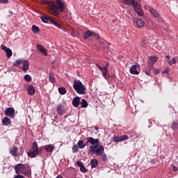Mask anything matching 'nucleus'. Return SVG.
Here are the masks:
<instances>
[{
	"instance_id": "nucleus-3",
	"label": "nucleus",
	"mask_w": 178,
	"mask_h": 178,
	"mask_svg": "<svg viewBox=\"0 0 178 178\" xmlns=\"http://www.w3.org/2000/svg\"><path fill=\"white\" fill-rule=\"evenodd\" d=\"M17 175H24L28 178H31V168L27 164L19 163L15 166Z\"/></svg>"
},
{
	"instance_id": "nucleus-18",
	"label": "nucleus",
	"mask_w": 178,
	"mask_h": 178,
	"mask_svg": "<svg viewBox=\"0 0 178 178\" xmlns=\"http://www.w3.org/2000/svg\"><path fill=\"white\" fill-rule=\"evenodd\" d=\"M27 92L29 95H34L35 94V88L33 85H29L27 88Z\"/></svg>"
},
{
	"instance_id": "nucleus-39",
	"label": "nucleus",
	"mask_w": 178,
	"mask_h": 178,
	"mask_svg": "<svg viewBox=\"0 0 178 178\" xmlns=\"http://www.w3.org/2000/svg\"><path fill=\"white\" fill-rule=\"evenodd\" d=\"M0 3H9V0H0Z\"/></svg>"
},
{
	"instance_id": "nucleus-33",
	"label": "nucleus",
	"mask_w": 178,
	"mask_h": 178,
	"mask_svg": "<svg viewBox=\"0 0 178 178\" xmlns=\"http://www.w3.org/2000/svg\"><path fill=\"white\" fill-rule=\"evenodd\" d=\"M49 79L50 80V82L54 84V83L56 82V79H55V77L51 74H49Z\"/></svg>"
},
{
	"instance_id": "nucleus-44",
	"label": "nucleus",
	"mask_w": 178,
	"mask_h": 178,
	"mask_svg": "<svg viewBox=\"0 0 178 178\" xmlns=\"http://www.w3.org/2000/svg\"><path fill=\"white\" fill-rule=\"evenodd\" d=\"M154 73H155L156 74H158V73H159V70L155 68V69L154 70Z\"/></svg>"
},
{
	"instance_id": "nucleus-5",
	"label": "nucleus",
	"mask_w": 178,
	"mask_h": 178,
	"mask_svg": "<svg viewBox=\"0 0 178 178\" xmlns=\"http://www.w3.org/2000/svg\"><path fill=\"white\" fill-rule=\"evenodd\" d=\"M42 154V149H38V145L34 142L32 145V149L27 153L28 156L30 158H35L38 155Z\"/></svg>"
},
{
	"instance_id": "nucleus-13",
	"label": "nucleus",
	"mask_w": 178,
	"mask_h": 178,
	"mask_svg": "<svg viewBox=\"0 0 178 178\" xmlns=\"http://www.w3.org/2000/svg\"><path fill=\"white\" fill-rule=\"evenodd\" d=\"M6 116L8 118H15V108L13 107H9L6 109L5 111Z\"/></svg>"
},
{
	"instance_id": "nucleus-27",
	"label": "nucleus",
	"mask_w": 178,
	"mask_h": 178,
	"mask_svg": "<svg viewBox=\"0 0 178 178\" xmlns=\"http://www.w3.org/2000/svg\"><path fill=\"white\" fill-rule=\"evenodd\" d=\"M77 145L79 149H83L86 148V144H84V141H83V140H79V142L77 143Z\"/></svg>"
},
{
	"instance_id": "nucleus-1",
	"label": "nucleus",
	"mask_w": 178,
	"mask_h": 178,
	"mask_svg": "<svg viewBox=\"0 0 178 178\" xmlns=\"http://www.w3.org/2000/svg\"><path fill=\"white\" fill-rule=\"evenodd\" d=\"M87 144L91 145L88 148L89 154H95L97 156H101L102 155V161H106V159H108L106 154H104V147L99 145V140L98 139L88 137L87 138Z\"/></svg>"
},
{
	"instance_id": "nucleus-36",
	"label": "nucleus",
	"mask_w": 178,
	"mask_h": 178,
	"mask_svg": "<svg viewBox=\"0 0 178 178\" xmlns=\"http://www.w3.org/2000/svg\"><path fill=\"white\" fill-rule=\"evenodd\" d=\"M120 140H121V141H124V140H129V136L123 135L122 136H120Z\"/></svg>"
},
{
	"instance_id": "nucleus-25",
	"label": "nucleus",
	"mask_w": 178,
	"mask_h": 178,
	"mask_svg": "<svg viewBox=\"0 0 178 178\" xmlns=\"http://www.w3.org/2000/svg\"><path fill=\"white\" fill-rule=\"evenodd\" d=\"M152 65H149V64H147V67L145 68V73L147 76H150L151 74V70L152 69Z\"/></svg>"
},
{
	"instance_id": "nucleus-35",
	"label": "nucleus",
	"mask_w": 178,
	"mask_h": 178,
	"mask_svg": "<svg viewBox=\"0 0 178 178\" xmlns=\"http://www.w3.org/2000/svg\"><path fill=\"white\" fill-rule=\"evenodd\" d=\"M24 80L26 81L28 83L31 81V76L29 74H26L24 77Z\"/></svg>"
},
{
	"instance_id": "nucleus-6",
	"label": "nucleus",
	"mask_w": 178,
	"mask_h": 178,
	"mask_svg": "<svg viewBox=\"0 0 178 178\" xmlns=\"http://www.w3.org/2000/svg\"><path fill=\"white\" fill-rule=\"evenodd\" d=\"M23 64L22 67H20V65ZM13 66H18L19 67H21V69L23 70V72H27L30 67V63H29V60H25L23 61V60H17L13 63Z\"/></svg>"
},
{
	"instance_id": "nucleus-22",
	"label": "nucleus",
	"mask_w": 178,
	"mask_h": 178,
	"mask_svg": "<svg viewBox=\"0 0 178 178\" xmlns=\"http://www.w3.org/2000/svg\"><path fill=\"white\" fill-rule=\"evenodd\" d=\"M2 124L3 126H9L12 124V121L8 117H4L2 120Z\"/></svg>"
},
{
	"instance_id": "nucleus-28",
	"label": "nucleus",
	"mask_w": 178,
	"mask_h": 178,
	"mask_svg": "<svg viewBox=\"0 0 178 178\" xmlns=\"http://www.w3.org/2000/svg\"><path fill=\"white\" fill-rule=\"evenodd\" d=\"M32 31L34 34H38V33H40V28L35 25H33L32 26Z\"/></svg>"
},
{
	"instance_id": "nucleus-20",
	"label": "nucleus",
	"mask_w": 178,
	"mask_h": 178,
	"mask_svg": "<svg viewBox=\"0 0 178 178\" xmlns=\"http://www.w3.org/2000/svg\"><path fill=\"white\" fill-rule=\"evenodd\" d=\"M44 149H45L46 152H54V149H55V145H47L44 147Z\"/></svg>"
},
{
	"instance_id": "nucleus-45",
	"label": "nucleus",
	"mask_w": 178,
	"mask_h": 178,
	"mask_svg": "<svg viewBox=\"0 0 178 178\" xmlns=\"http://www.w3.org/2000/svg\"><path fill=\"white\" fill-rule=\"evenodd\" d=\"M99 128H98V127H95V130L97 131H98V129H99Z\"/></svg>"
},
{
	"instance_id": "nucleus-7",
	"label": "nucleus",
	"mask_w": 178,
	"mask_h": 178,
	"mask_svg": "<svg viewBox=\"0 0 178 178\" xmlns=\"http://www.w3.org/2000/svg\"><path fill=\"white\" fill-rule=\"evenodd\" d=\"M40 19L42 22H43V23H48L49 22L51 23V24L55 26V27H58V29H63V28L62 27V25H60L59 23H58L56 21H55L54 19L51 18L50 17H47V16L42 15L40 17Z\"/></svg>"
},
{
	"instance_id": "nucleus-15",
	"label": "nucleus",
	"mask_w": 178,
	"mask_h": 178,
	"mask_svg": "<svg viewBox=\"0 0 178 178\" xmlns=\"http://www.w3.org/2000/svg\"><path fill=\"white\" fill-rule=\"evenodd\" d=\"M140 67V65H132L130 69H129V72L131 73V74H140V72H138V68Z\"/></svg>"
},
{
	"instance_id": "nucleus-37",
	"label": "nucleus",
	"mask_w": 178,
	"mask_h": 178,
	"mask_svg": "<svg viewBox=\"0 0 178 178\" xmlns=\"http://www.w3.org/2000/svg\"><path fill=\"white\" fill-rule=\"evenodd\" d=\"M113 141H115V143H120L122 140H120V137H114Z\"/></svg>"
},
{
	"instance_id": "nucleus-21",
	"label": "nucleus",
	"mask_w": 178,
	"mask_h": 178,
	"mask_svg": "<svg viewBox=\"0 0 178 178\" xmlns=\"http://www.w3.org/2000/svg\"><path fill=\"white\" fill-rule=\"evenodd\" d=\"M72 105L74 108H79V105H80V97H76L72 100Z\"/></svg>"
},
{
	"instance_id": "nucleus-32",
	"label": "nucleus",
	"mask_w": 178,
	"mask_h": 178,
	"mask_svg": "<svg viewBox=\"0 0 178 178\" xmlns=\"http://www.w3.org/2000/svg\"><path fill=\"white\" fill-rule=\"evenodd\" d=\"M136 0H122L123 3L125 5H133Z\"/></svg>"
},
{
	"instance_id": "nucleus-24",
	"label": "nucleus",
	"mask_w": 178,
	"mask_h": 178,
	"mask_svg": "<svg viewBox=\"0 0 178 178\" xmlns=\"http://www.w3.org/2000/svg\"><path fill=\"white\" fill-rule=\"evenodd\" d=\"M94 35V32H91V31H88L83 34V40H87L90 38V37H92Z\"/></svg>"
},
{
	"instance_id": "nucleus-12",
	"label": "nucleus",
	"mask_w": 178,
	"mask_h": 178,
	"mask_svg": "<svg viewBox=\"0 0 178 178\" xmlns=\"http://www.w3.org/2000/svg\"><path fill=\"white\" fill-rule=\"evenodd\" d=\"M134 24L136 27H138V29H140V27H143L144 24H145V22L140 18H135L134 19Z\"/></svg>"
},
{
	"instance_id": "nucleus-43",
	"label": "nucleus",
	"mask_w": 178,
	"mask_h": 178,
	"mask_svg": "<svg viewBox=\"0 0 178 178\" xmlns=\"http://www.w3.org/2000/svg\"><path fill=\"white\" fill-rule=\"evenodd\" d=\"M76 165H78L79 166H80V168H81V166H83V163H81V162H80V161H77L76 162Z\"/></svg>"
},
{
	"instance_id": "nucleus-11",
	"label": "nucleus",
	"mask_w": 178,
	"mask_h": 178,
	"mask_svg": "<svg viewBox=\"0 0 178 178\" xmlns=\"http://www.w3.org/2000/svg\"><path fill=\"white\" fill-rule=\"evenodd\" d=\"M96 66L102 72L103 77H104L106 80H108V79H109L108 68L106 67H101L99 64H97Z\"/></svg>"
},
{
	"instance_id": "nucleus-30",
	"label": "nucleus",
	"mask_w": 178,
	"mask_h": 178,
	"mask_svg": "<svg viewBox=\"0 0 178 178\" xmlns=\"http://www.w3.org/2000/svg\"><path fill=\"white\" fill-rule=\"evenodd\" d=\"M81 105V108H87L88 106V103H87V101L84 99H83L80 103Z\"/></svg>"
},
{
	"instance_id": "nucleus-46",
	"label": "nucleus",
	"mask_w": 178,
	"mask_h": 178,
	"mask_svg": "<svg viewBox=\"0 0 178 178\" xmlns=\"http://www.w3.org/2000/svg\"><path fill=\"white\" fill-rule=\"evenodd\" d=\"M177 63H178V56H177Z\"/></svg>"
},
{
	"instance_id": "nucleus-8",
	"label": "nucleus",
	"mask_w": 178,
	"mask_h": 178,
	"mask_svg": "<svg viewBox=\"0 0 178 178\" xmlns=\"http://www.w3.org/2000/svg\"><path fill=\"white\" fill-rule=\"evenodd\" d=\"M132 5L138 16H144V12L143 11V8H141V5L140 4V3L135 1H134Z\"/></svg>"
},
{
	"instance_id": "nucleus-29",
	"label": "nucleus",
	"mask_w": 178,
	"mask_h": 178,
	"mask_svg": "<svg viewBox=\"0 0 178 178\" xmlns=\"http://www.w3.org/2000/svg\"><path fill=\"white\" fill-rule=\"evenodd\" d=\"M171 129H172V130H177V129H178V120H175V121L172 122V124L171 125Z\"/></svg>"
},
{
	"instance_id": "nucleus-10",
	"label": "nucleus",
	"mask_w": 178,
	"mask_h": 178,
	"mask_svg": "<svg viewBox=\"0 0 178 178\" xmlns=\"http://www.w3.org/2000/svg\"><path fill=\"white\" fill-rule=\"evenodd\" d=\"M149 12L151 13L152 17H155L156 19H157L158 23H161L163 21V19H162V18L159 17V13H158V12H156L155 9L149 7Z\"/></svg>"
},
{
	"instance_id": "nucleus-14",
	"label": "nucleus",
	"mask_w": 178,
	"mask_h": 178,
	"mask_svg": "<svg viewBox=\"0 0 178 178\" xmlns=\"http://www.w3.org/2000/svg\"><path fill=\"white\" fill-rule=\"evenodd\" d=\"M36 48L38 51L40 52V54H42V55L44 56H48V51H47V49H45V47H44L42 45L38 44Z\"/></svg>"
},
{
	"instance_id": "nucleus-16",
	"label": "nucleus",
	"mask_w": 178,
	"mask_h": 178,
	"mask_svg": "<svg viewBox=\"0 0 178 178\" xmlns=\"http://www.w3.org/2000/svg\"><path fill=\"white\" fill-rule=\"evenodd\" d=\"M148 65L154 67V65L158 62V57L156 56H149L148 58Z\"/></svg>"
},
{
	"instance_id": "nucleus-31",
	"label": "nucleus",
	"mask_w": 178,
	"mask_h": 178,
	"mask_svg": "<svg viewBox=\"0 0 178 178\" xmlns=\"http://www.w3.org/2000/svg\"><path fill=\"white\" fill-rule=\"evenodd\" d=\"M58 92L61 95H65V94H66L67 92L66 88H65L64 87L58 88Z\"/></svg>"
},
{
	"instance_id": "nucleus-4",
	"label": "nucleus",
	"mask_w": 178,
	"mask_h": 178,
	"mask_svg": "<svg viewBox=\"0 0 178 178\" xmlns=\"http://www.w3.org/2000/svg\"><path fill=\"white\" fill-rule=\"evenodd\" d=\"M73 88L77 94H80L81 95L86 94V86H84L80 80L74 81Z\"/></svg>"
},
{
	"instance_id": "nucleus-40",
	"label": "nucleus",
	"mask_w": 178,
	"mask_h": 178,
	"mask_svg": "<svg viewBox=\"0 0 178 178\" xmlns=\"http://www.w3.org/2000/svg\"><path fill=\"white\" fill-rule=\"evenodd\" d=\"M93 36L96 38V40L99 39V35L97 34L96 33L93 32Z\"/></svg>"
},
{
	"instance_id": "nucleus-34",
	"label": "nucleus",
	"mask_w": 178,
	"mask_h": 178,
	"mask_svg": "<svg viewBox=\"0 0 178 178\" xmlns=\"http://www.w3.org/2000/svg\"><path fill=\"white\" fill-rule=\"evenodd\" d=\"M72 152L73 154H76V152H79V147L77 145H74L72 146Z\"/></svg>"
},
{
	"instance_id": "nucleus-41",
	"label": "nucleus",
	"mask_w": 178,
	"mask_h": 178,
	"mask_svg": "<svg viewBox=\"0 0 178 178\" xmlns=\"http://www.w3.org/2000/svg\"><path fill=\"white\" fill-rule=\"evenodd\" d=\"M177 170H178V168L176 167L175 165H173L172 166V171L173 172H177Z\"/></svg>"
},
{
	"instance_id": "nucleus-26",
	"label": "nucleus",
	"mask_w": 178,
	"mask_h": 178,
	"mask_svg": "<svg viewBox=\"0 0 178 178\" xmlns=\"http://www.w3.org/2000/svg\"><path fill=\"white\" fill-rule=\"evenodd\" d=\"M90 165L92 168H97L98 166V160L97 159H92L90 161Z\"/></svg>"
},
{
	"instance_id": "nucleus-2",
	"label": "nucleus",
	"mask_w": 178,
	"mask_h": 178,
	"mask_svg": "<svg viewBox=\"0 0 178 178\" xmlns=\"http://www.w3.org/2000/svg\"><path fill=\"white\" fill-rule=\"evenodd\" d=\"M43 2L49 6V12L53 16H59L65 10V4L60 0L52 1L53 4L51 5H50L51 1L48 0H43Z\"/></svg>"
},
{
	"instance_id": "nucleus-9",
	"label": "nucleus",
	"mask_w": 178,
	"mask_h": 178,
	"mask_svg": "<svg viewBox=\"0 0 178 178\" xmlns=\"http://www.w3.org/2000/svg\"><path fill=\"white\" fill-rule=\"evenodd\" d=\"M23 152L24 151L20 149V152L19 153V148L15 146L12 147L10 149V154H11L13 156H18V155L22 156L23 155Z\"/></svg>"
},
{
	"instance_id": "nucleus-17",
	"label": "nucleus",
	"mask_w": 178,
	"mask_h": 178,
	"mask_svg": "<svg viewBox=\"0 0 178 178\" xmlns=\"http://www.w3.org/2000/svg\"><path fill=\"white\" fill-rule=\"evenodd\" d=\"M1 49H3V51H5L7 58H10V56H12V49L7 48L5 45H1Z\"/></svg>"
},
{
	"instance_id": "nucleus-38",
	"label": "nucleus",
	"mask_w": 178,
	"mask_h": 178,
	"mask_svg": "<svg viewBox=\"0 0 178 178\" xmlns=\"http://www.w3.org/2000/svg\"><path fill=\"white\" fill-rule=\"evenodd\" d=\"M80 170L81 172H83L84 173H86V167L83 165L80 167Z\"/></svg>"
},
{
	"instance_id": "nucleus-23",
	"label": "nucleus",
	"mask_w": 178,
	"mask_h": 178,
	"mask_svg": "<svg viewBox=\"0 0 178 178\" xmlns=\"http://www.w3.org/2000/svg\"><path fill=\"white\" fill-rule=\"evenodd\" d=\"M57 112L59 115H63L65 113L64 106L62 104L57 106Z\"/></svg>"
},
{
	"instance_id": "nucleus-19",
	"label": "nucleus",
	"mask_w": 178,
	"mask_h": 178,
	"mask_svg": "<svg viewBox=\"0 0 178 178\" xmlns=\"http://www.w3.org/2000/svg\"><path fill=\"white\" fill-rule=\"evenodd\" d=\"M166 61L168 62V65H175L176 62H177V56L174 57L172 59L170 60L169 56H166Z\"/></svg>"
},
{
	"instance_id": "nucleus-42",
	"label": "nucleus",
	"mask_w": 178,
	"mask_h": 178,
	"mask_svg": "<svg viewBox=\"0 0 178 178\" xmlns=\"http://www.w3.org/2000/svg\"><path fill=\"white\" fill-rule=\"evenodd\" d=\"M14 178H24V176L20 175H15Z\"/></svg>"
}]
</instances>
